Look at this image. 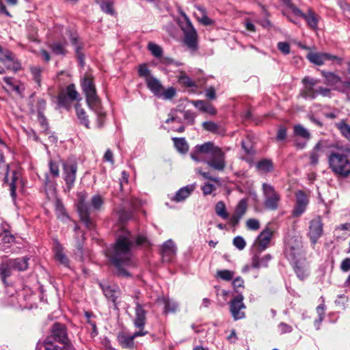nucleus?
Segmentation results:
<instances>
[{
    "instance_id": "obj_56",
    "label": "nucleus",
    "mask_w": 350,
    "mask_h": 350,
    "mask_svg": "<svg viewBox=\"0 0 350 350\" xmlns=\"http://www.w3.org/2000/svg\"><path fill=\"white\" fill-rule=\"evenodd\" d=\"M178 111L175 110L174 111H172L170 116H171L168 119L166 120L165 122L169 124L172 122H176L178 123H182V118L178 115Z\"/></svg>"
},
{
    "instance_id": "obj_11",
    "label": "nucleus",
    "mask_w": 350,
    "mask_h": 350,
    "mask_svg": "<svg viewBox=\"0 0 350 350\" xmlns=\"http://www.w3.org/2000/svg\"><path fill=\"white\" fill-rule=\"evenodd\" d=\"M70 46L73 48L81 67L85 65L84 55L83 53V43L76 32H70L69 35Z\"/></svg>"
},
{
    "instance_id": "obj_58",
    "label": "nucleus",
    "mask_w": 350,
    "mask_h": 350,
    "mask_svg": "<svg viewBox=\"0 0 350 350\" xmlns=\"http://www.w3.org/2000/svg\"><path fill=\"white\" fill-rule=\"evenodd\" d=\"M139 75L140 77H145L146 79L149 77H152L150 73V71L148 68L146 64L140 65L138 69Z\"/></svg>"
},
{
    "instance_id": "obj_37",
    "label": "nucleus",
    "mask_w": 350,
    "mask_h": 350,
    "mask_svg": "<svg viewBox=\"0 0 350 350\" xmlns=\"http://www.w3.org/2000/svg\"><path fill=\"white\" fill-rule=\"evenodd\" d=\"M54 253L55 259L62 264H65L66 259L64 255V248L57 241H55Z\"/></svg>"
},
{
    "instance_id": "obj_32",
    "label": "nucleus",
    "mask_w": 350,
    "mask_h": 350,
    "mask_svg": "<svg viewBox=\"0 0 350 350\" xmlns=\"http://www.w3.org/2000/svg\"><path fill=\"white\" fill-rule=\"evenodd\" d=\"M77 170V166L75 161L70 163L68 168L67 167V189H70L75 180V174Z\"/></svg>"
},
{
    "instance_id": "obj_24",
    "label": "nucleus",
    "mask_w": 350,
    "mask_h": 350,
    "mask_svg": "<svg viewBox=\"0 0 350 350\" xmlns=\"http://www.w3.org/2000/svg\"><path fill=\"white\" fill-rule=\"evenodd\" d=\"M25 291L26 290H23L17 293V296H10L9 300V304L14 307H18L20 308H27L28 306L24 304V301L27 300V297L25 295Z\"/></svg>"
},
{
    "instance_id": "obj_20",
    "label": "nucleus",
    "mask_w": 350,
    "mask_h": 350,
    "mask_svg": "<svg viewBox=\"0 0 350 350\" xmlns=\"http://www.w3.org/2000/svg\"><path fill=\"white\" fill-rule=\"evenodd\" d=\"M296 205L293 215L294 217H299L305 211L308 201L306 195L301 191L296 193Z\"/></svg>"
},
{
    "instance_id": "obj_1",
    "label": "nucleus",
    "mask_w": 350,
    "mask_h": 350,
    "mask_svg": "<svg viewBox=\"0 0 350 350\" xmlns=\"http://www.w3.org/2000/svg\"><path fill=\"white\" fill-rule=\"evenodd\" d=\"M146 241L144 236L135 237L130 232L122 228L121 232L118 234L116 243L105 251L106 256L115 267L117 275L122 277L130 275L126 269L135 266L132 247L135 245H143Z\"/></svg>"
},
{
    "instance_id": "obj_36",
    "label": "nucleus",
    "mask_w": 350,
    "mask_h": 350,
    "mask_svg": "<svg viewBox=\"0 0 350 350\" xmlns=\"http://www.w3.org/2000/svg\"><path fill=\"white\" fill-rule=\"evenodd\" d=\"M174 146L177 150L181 153H185L189 149L188 144L184 138L174 137Z\"/></svg>"
},
{
    "instance_id": "obj_50",
    "label": "nucleus",
    "mask_w": 350,
    "mask_h": 350,
    "mask_svg": "<svg viewBox=\"0 0 350 350\" xmlns=\"http://www.w3.org/2000/svg\"><path fill=\"white\" fill-rule=\"evenodd\" d=\"M179 112L183 114L184 119L187 124L191 125L194 124L196 116L193 112L189 110L184 111H179Z\"/></svg>"
},
{
    "instance_id": "obj_39",
    "label": "nucleus",
    "mask_w": 350,
    "mask_h": 350,
    "mask_svg": "<svg viewBox=\"0 0 350 350\" xmlns=\"http://www.w3.org/2000/svg\"><path fill=\"white\" fill-rule=\"evenodd\" d=\"M14 262V267L16 271H25L28 268V260L29 258L27 256L22 258L12 259Z\"/></svg>"
},
{
    "instance_id": "obj_47",
    "label": "nucleus",
    "mask_w": 350,
    "mask_h": 350,
    "mask_svg": "<svg viewBox=\"0 0 350 350\" xmlns=\"http://www.w3.org/2000/svg\"><path fill=\"white\" fill-rule=\"evenodd\" d=\"M234 273L229 270H219L217 271V275L221 279L230 281L234 277Z\"/></svg>"
},
{
    "instance_id": "obj_31",
    "label": "nucleus",
    "mask_w": 350,
    "mask_h": 350,
    "mask_svg": "<svg viewBox=\"0 0 350 350\" xmlns=\"http://www.w3.org/2000/svg\"><path fill=\"white\" fill-rule=\"evenodd\" d=\"M304 18L307 22L308 25L312 29H316L317 28L318 22H319V16L318 15L309 10L307 13L304 16Z\"/></svg>"
},
{
    "instance_id": "obj_35",
    "label": "nucleus",
    "mask_w": 350,
    "mask_h": 350,
    "mask_svg": "<svg viewBox=\"0 0 350 350\" xmlns=\"http://www.w3.org/2000/svg\"><path fill=\"white\" fill-rule=\"evenodd\" d=\"M215 213L224 219L229 217V215L226 211V207L223 201H219L215 207Z\"/></svg>"
},
{
    "instance_id": "obj_10",
    "label": "nucleus",
    "mask_w": 350,
    "mask_h": 350,
    "mask_svg": "<svg viewBox=\"0 0 350 350\" xmlns=\"http://www.w3.org/2000/svg\"><path fill=\"white\" fill-rule=\"evenodd\" d=\"M304 86L301 90L300 94L305 98L314 99L318 96V88L315 85L319 83V80L310 77H305L302 79Z\"/></svg>"
},
{
    "instance_id": "obj_53",
    "label": "nucleus",
    "mask_w": 350,
    "mask_h": 350,
    "mask_svg": "<svg viewBox=\"0 0 350 350\" xmlns=\"http://www.w3.org/2000/svg\"><path fill=\"white\" fill-rule=\"evenodd\" d=\"M203 128L210 132H217L218 130V125L213 122L208 121L202 123Z\"/></svg>"
},
{
    "instance_id": "obj_38",
    "label": "nucleus",
    "mask_w": 350,
    "mask_h": 350,
    "mask_svg": "<svg viewBox=\"0 0 350 350\" xmlns=\"http://www.w3.org/2000/svg\"><path fill=\"white\" fill-rule=\"evenodd\" d=\"M294 269L300 280H304L309 274L308 267L306 265H299L298 262H296Z\"/></svg>"
},
{
    "instance_id": "obj_55",
    "label": "nucleus",
    "mask_w": 350,
    "mask_h": 350,
    "mask_svg": "<svg viewBox=\"0 0 350 350\" xmlns=\"http://www.w3.org/2000/svg\"><path fill=\"white\" fill-rule=\"evenodd\" d=\"M324 309L325 306L323 304H321L317 308V312L319 314V319L315 321V325L317 326V329H319V325L323 319Z\"/></svg>"
},
{
    "instance_id": "obj_26",
    "label": "nucleus",
    "mask_w": 350,
    "mask_h": 350,
    "mask_svg": "<svg viewBox=\"0 0 350 350\" xmlns=\"http://www.w3.org/2000/svg\"><path fill=\"white\" fill-rule=\"evenodd\" d=\"M322 75L325 79V83L327 85L334 87V89L336 87H339L340 83H341V78L335 74L334 72H326V71H321Z\"/></svg>"
},
{
    "instance_id": "obj_19",
    "label": "nucleus",
    "mask_w": 350,
    "mask_h": 350,
    "mask_svg": "<svg viewBox=\"0 0 350 350\" xmlns=\"http://www.w3.org/2000/svg\"><path fill=\"white\" fill-rule=\"evenodd\" d=\"M273 231L269 228H265L257 237L256 244L261 250L267 249L270 243L273 236Z\"/></svg>"
},
{
    "instance_id": "obj_4",
    "label": "nucleus",
    "mask_w": 350,
    "mask_h": 350,
    "mask_svg": "<svg viewBox=\"0 0 350 350\" xmlns=\"http://www.w3.org/2000/svg\"><path fill=\"white\" fill-rule=\"evenodd\" d=\"M37 350H66V329L64 325L55 323L51 335L42 343H38Z\"/></svg>"
},
{
    "instance_id": "obj_21",
    "label": "nucleus",
    "mask_w": 350,
    "mask_h": 350,
    "mask_svg": "<svg viewBox=\"0 0 350 350\" xmlns=\"http://www.w3.org/2000/svg\"><path fill=\"white\" fill-rule=\"evenodd\" d=\"M176 253V247L174 243L171 240H167L163 245L161 255L163 260L170 262Z\"/></svg>"
},
{
    "instance_id": "obj_16",
    "label": "nucleus",
    "mask_w": 350,
    "mask_h": 350,
    "mask_svg": "<svg viewBox=\"0 0 350 350\" xmlns=\"http://www.w3.org/2000/svg\"><path fill=\"white\" fill-rule=\"evenodd\" d=\"M100 286L102 288V291L106 297V298L110 301H111L115 306L117 308V299L120 295V291L118 286L116 285H109V284H100Z\"/></svg>"
},
{
    "instance_id": "obj_33",
    "label": "nucleus",
    "mask_w": 350,
    "mask_h": 350,
    "mask_svg": "<svg viewBox=\"0 0 350 350\" xmlns=\"http://www.w3.org/2000/svg\"><path fill=\"white\" fill-rule=\"evenodd\" d=\"M75 111L76 114L78 119L80 120V122L85 126L87 128L89 126V120L88 119L87 116L85 115V110L81 108V105L79 103H77L75 105Z\"/></svg>"
},
{
    "instance_id": "obj_27",
    "label": "nucleus",
    "mask_w": 350,
    "mask_h": 350,
    "mask_svg": "<svg viewBox=\"0 0 350 350\" xmlns=\"http://www.w3.org/2000/svg\"><path fill=\"white\" fill-rule=\"evenodd\" d=\"M194 189L195 186L193 185H189L182 187L176 193V195L173 197L172 200L176 202L183 201L191 195Z\"/></svg>"
},
{
    "instance_id": "obj_52",
    "label": "nucleus",
    "mask_w": 350,
    "mask_h": 350,
    "mask_svg": "<svg viewBox=\"0 0 350 350\" xmlns=\"http://www.w3.org/2000/svg\"><path fill=\"white\" fill-rule=\"evenodd\" d=\"M245 224L247 229L251 230H257L260 228V222L256 219H249Z\"/></svg>"
},
{
    "instance_id": "obj_49",
    "label": "nucleus",
    "mask_w": 350,
    "mask_h": 350,
    "mask_svg": "<svg viewBox=\"0 0 350 350\" xmlns=\"http://www.w3.org/2000/svg\"><path fill=\"white\" fill-rule=\"evenodd\" d=\"M56 214L59 219L64 220L65 217V209L62 202L57 200L55 202Z\"/></svg>"
},
{
    "instance_id": "obj_9",
    "label": "nucleus",
    "mask_w": 350,
    "mask_h": 350,
    "mask_svg": "<svg viewBox=\"0 0 350 350\" xmlns=\"http://www.w3.org/2000/svg\"><path fill=\"white\" fill-rule=\"evenodd\" d=\"M307 59L312 64L317 66H322L326 62L329 61L340 64L341 58L327 53H312L310 52L306 55Z\"/></svg>"
},
{
    "instance_id": "obj_41",
    "label": "nucleus",
    "mask_w": 350,
    "mask_h": 350,
    "mask_svg": "<svg viewBox=\"0 0 350 350\" xmlns=\"http://www.w3.org/2000/svg\"><path fill=\"white\" fill-rule=\"evenodd\" d=\"M178 80L180 83L182 85L188 87L192 88L196 87V83L194 81L191 80V79L187 76L184 72H180L179 76L178 77Z\"/></svg>"
},
{
    "instance_id": "obj_40",
    "label": "nucleus",
    "mask_w": 350,
    "mask_h": 350,
    "mask_svg": "<svg viewBox=\"0 0 350 350\" xmlns=\"http://www.w3.org/2000/svg\"><path fill=\"white\" fill-rule=\"evenodd\" d=\"M161 304L164 305V312H174L176 311L178 305L176 302L170 301L167 298H163L159 301Z\"/></svg>"
},
{
    "instance_id": "obj_42",
    "label": "nucleus",
    "mask_w": 350,
    "mask_h": 350,
    "mask_svg": "<svg viewBox=\"0 0 350 350\" xmlns=\"http://www.w3.org/2000/svg\"><path fill=\"white\" fill-rule=\"evenodd\" d=\"M97 2L99 3V6L104 12L111 14V15H113L115 14L113 1H97Z\"/></svg>"
},
{
    "instance_id": "obj_51",
    "label": "nucleus",
    "mask_w": 350,
    "mask_h": 350,
    "mask_svg": "<svg viewBox=\"0 0 350 350\" xmlns=\"http://www.w3.org/2000/svg\"><path fill=\"white\" fill-rule=\"evenodd\" d=\"M176 89L173 87H170L166 90H162L161 96L165 100L171 99L176 95Z\"/></svg>"
},
{
    "instance_id": "obj_5",
    "label": "nucleus",
    "mask_w": 350,
    "mask_h": 350,
    "mask_svg": "<svg viewBox=\"0 0 350 350\" xmlns=\"http://www.w3.org/2000/svg\"><path fill=\"white\" fill-rule=\"evenodd\" d=\"M85 197L80 196L79 201L77 204V210L80 215L82 221L85 224V226L88 228H92L94 226L92 221L90 219V213L92 210L98 211L103 204V199L99 195H94L91 198L90 204H88L85 202Z\"/></svg>"
},
{
    "instance_id": "obj_14",
    "label": "nucleus",
    "mask_w": 350,
    "mask_h": 350,
    "mask_svg": "<svg viewBox=\"0 0 350 350\" xmlns=\"http://www.w3.org/2000/svg\"><path fill=\"white\" fill-rule=\"evenodd\" d=\"M323 226V224L320 217H316L310 221L308 234L312 244H316L318 239L322 236Z\"/></svg>"
},
{
    "instance_id": "obj_3",
    "label": "nucleus",
    "mask_w": 350,
    "mask_h": 350,
    "mask_svg": "<svg viewBox=\"0 0 350 350\" xmlns=\"http://www.w3.org/2000/svg\"><path fill=\"white\" fill-rule=\"evenodd\" d=\"M135 317L133 323L136 329H139L133 335H129L125 333L119 334L118 340L121 346L124 348L132 349L134 347V339L138 336H145L148 334L147 331H144V325L146 320V311L144 306L139 302L135 303Z\"/></svg>"
},
{
    "instance_id": "obj_64",
    "label": "nucleus",
    "mask_w": 350,
    "mask_h": 350,
    "mask_svg": "<svg viewBox=\"0 0 350 350\" xmlns=\"http://www.w3.org/2000/svg\"><path fill=\"white\" fill-rule=\"evenodd\" d=\"M340 269L344 272H347L350 269V258H345L340 265Z\"/></svg>"
},
{
    "instance_id": "obj_45",
    "label": "nucleus",
    "mask_w": 350,
    "mask_h": 350,
    "mask_svg": "<svg viewBox=\"0 0 350 350\" xmlns=\"http://www.w3.org/2000/svg\"><path fill=\"white\" fill-rule=\"evenodd\" d=\"M13 59V53L5 49H3L0 46V61L2 62H5L8 61H12Z\"/></svg>"
},
{
    "instance_id": "obj_7",
    "label": "nucleus",
    "mask_w": 350,
    "mask_h": 350,
    "mask_svg": "<svg viewBox=\"0 0 350 350\" xmlns=\"http://www.w3.org/2000/svg\"><path fill=\"white\" fill-rule=\"evenodd\" d=\"M82 88L86 96V101L90 108L95 111L98 113L100 119L104 117V113L99 111L100 100L96 94V88L93 83L92 79L90 76L83 78Z\"/></svg>"
},
{
    "instance_id": "obj_18",
    "label": "nucleus",
    "mask_w": 350,
    "mask_h": 350,
    "mask_svg": "<svg viewBox=\"0 0 350 350\" xmlns=\"http://www.w3.org/2000/svg\"><path fill=\"white\" fill-rule=\"evenodd\" d=\"M183 42L191 54L198 49V34L196 30L184 33Z\"/></svg>"
},
{
    "instance_id": "obj_22",
    "label": "nucleus",
    "mask_w": 350,
    "mask_h": 350,
    "mask_svg": "<svg viewBox=\"0 0 350 350\" xmlns=\"http://www.w3.org/2000/svg\"><path fill=\"white\" fill-rule=\"evenodd\" d=\"M15 262L12 260H7L3 262L0 265V276L3 282L6 278L10 276L16 269L14 267Z\"/></svg>"
},
{
    "instance_id": "obj_15",
    "label": "nucleus",
    "mask_w": 350,
    "mask_h": 350,
    "mask_svg": "<svg viewBox=\"0 0 350 350\" xmlns=\"http://www.w3.org/2000/svg\"><path fill=\"white\" fill-rule=\"evenodd\" d=\"M247 209V201L246 199L241 200L235 208L234 214L229 219V224L233 227L237 226L241 218L245 214Z\"/></svg>"
},
{
    "instance_id": "obj_43",
    "label": "nucleus",
    "mask_w": 350,
    "mask_h": 350,
    "mask_svg": "<svg viewBox=\"0 0 350 350\" xmlns=\"http://www.w3.org/2000/svg\"><path fill=\"white\" fill-rule=\"evenodd\" d=\"M257 167L265 172H271L273 170V163L269 160L264 159L258 163Z\"/></svg>"
},
{
    "instance_id": "obj_48",
    "label": "nucleus",
    "mask_w": 350,
    "mask_h": 350,
    "mask_svg": "<svg viewBox=\"0 0 350 350\" xmlns=\"http://www.w3.org/2000/svg\"><path fill=\"white\" fill-rule=\"evenodd\" d=\"M79 94L75 89L74 85H67V99L72 100H79Z\"/></svg>"
},
{
    "instance_id": "obj_13",
    "label": "nucleus",
    "mask_w": 350,
    "mask_h": 350,
    "mask_svg": "<svg viewBox=\"0 0 350 350\" xmlns=\"http://www.w3.org/2000/svg\"><path fill=\"white\" fill-rule=\"evenodd\" d=\"M286 254L292 260H297L301 256V244L299 239L297 238H289L286 241Z\"/></svg>"
},
{
    "instance_id": "obj_23",
    "label": "nucleus",
    "mask_w": 350,
    "mask_h": 350,
    "mask_svg": "<svg viewBox=\"0 0 350 350\" xmlns=\"http://www.w3.org/2000/svg\"><path fill=\"white\" fill-rule=\"evenodd\" d=\"M146 83L149 90L157 96H161L163 85L159 80L154 77H149L146 79Z\"/></svg>"
},
{
    "instance_id": "obj_29",
    "label": "nucleus",
    "mask_w": 350,
    "mask_h": 350,
    "mask_svg": "<svg viewBox=\"0 0 350 350\" xmlns=\"http://www.w3.org/2000/svg\"><path fill=\"white\" fill-rule=\"evenodd\" d=\"M323 152V146L319 142L310 152V163L312 165H316L319 163V159Z\"/></svg>"
},
{
    "instance_id": "obj_2",
    "label": "nucleus",
    "mask_w": 350,
    "mask_h": 350,
    "mask_svg": "<svg viewBox=\"0 0 350 350\" xmlns=\"http://www.w3.org/2000/svg\"><path fill=\"white\" fill-rule=\"evenodd\" d=\"M196 162H204L215 171L222 172L226 167V152L213 142H208L195 146L191 153Z\"/></svg>"
},
{
    "instance_id": "obj_59",
    "label": "nucleus",
    "mask_w": 350,
    "mask_h": 350,
    "mask_svg": "<svg viewBox=\"0 0 350 350\" xmlns=\"http://www.w3.org/2000/svg\"><path fill=\"white\" fill-rule=\"evenodd\" d=\"M339 87H336L334 90H338L340 92H346L347 90H350V81H342Z\"/></svg>"
},
{
    "instance_id": "obj_30",
    "label": "nucleus",
    "mask_w": 350,
    "mask_h": 350,
    "mask_svg": "<svg viewBox=\"0 0 350 350\" xmlns=\"http://www.w3.org/2000/svg\"><path fill=\"white\" fill-rule=\"evenodd\" d=\"M14 238L9 232L4 231L0 234V250L5 251L14 242Z\"/></svg>"
},
{
    "instance_id": "obj_17",
    "label": "nucleus",
    "mask_w": 350,
    "mask_h": 350,
    "mask_svg": "<svg viewBox=\"0 0 350 350\" xmlns=\"http://www.w3.org/2000/svg\"><path fill=\"white\" fill-rule=\"evenodd\" d=\"M294 135L296 137H301L304 139L303 142L295 141V146L300 149L306 147L307 142L310 139L311 135L310 132L301 124L295 125L293 127Z\"/></svg>"
},
{
    "instance_id": "obj_63",
    "label": "nucleus",
    "mask_w": 350,
    "mask_h": 350,
    "mask_svg": "<svg viewBox=\"0 0 350 350\" xmlns=\"http://www.w3.org/2000/svg\"><path fill=\"white\" fill-rule=\"evenodd\" d=\"M215 189V186L211 183H206L202 187V192L205 196L211 194Z\"/></svg>"
},
{
    "instance_id": "obj_44",
    "label": "nucleus",
    "mask_w": 350,
    "mask_h": 350,
    "mask_svg": "<svg viewBox=\"0 0 350 350\" xmlns=\"http://www.w3.org/2000/svg\"><path fill=\"white\" fill-rule=\"evenodd\" d=\"M148 49L151 52V53L156 57H159L163 54L162 48L153 42H149L148 44Z\"/></svg>"
},
{
    "instance_id": "obj_6",
    "label": "nucleus",
    "mask_w": 350,
    "mask_h": 350,
    "mask_svg": "<svg viewBox=\"0 0 350 350\" xmlns=\"http://www.w3.org/2000/svg\"><path fill=\"white\" fill-rule=\"evenodd\" d=\"M328 161L330 169L336 176L347 178L350 175V161L346 154L332 152Z\"/></svg>"
},
{
    "instance_id": "obj_46",
    "label": "nucleus",
    "mask_w": 350,
    "mask_h": 350,
    "mask_svg": "<svg viewBox=\"0 0 350 350\" xmlns=\"http://www.w3.org/2000/svg\"><path fill=\"white\" fill-rule=\"evenodd\" d=\"M20 178V174L16 171L12 172V176L11 178V181L9 183L11 191V195L12 197L15 196V190H16V183Z\"/></svg>"
},
{
    "instance_id": "obj_62",
    "label": "nucleus",
    "mask_w": 350,
    "mask_h": 350,
    "mask_svg": "<svg viewBox=\"0 0 350 350\" xmlns=\"http://www.w3.org/2000/svg\"><path fill=\"white\" fill-rule=\"evenodd\" d=\"M8 69L12 70L14 71H17L21 68L20 64L15 59L14 57L12 61H8Z\"/></svg>"
},
{
    "instance_id": "obj_28",
    "label": "nucleus",
    "mask_w": 350,
    "mask_h": 350,
    "mask_svg": "<svg viewBox=\"0 0 350 350\" xmlns=\"http://www.w3.org/2000/svg\"><path fill=\"white\" fill-rule=\"evenodd\" d=\"M272 257L270 254H266L262 257L255 254L252 260V267L254 269H259L261 267H267L269 261Z\"/></svg>"
},
{
    "instance_id": "obj_57",
    "label": "nucleus",
    "mask_w": 350,
    "mask_h": 350,
    "mask_svg": "<svg viewBox=\"0 0 350 350\" xmlns=\"http://www.w3.org/2000/svg\"><path fill=\"white\" fill-rule=\"evenodd\" d=\"M287 131L285 126H280L278 128L277 135H276V139L278 141H282L284 140L286 137Z\"/></svg>"
},
{
    "instance_id": "obj_54",
    "label": "nucleus",
    "mask_w": 350,
    "mask_h": 350,
    "mask_svg": "<svg viewBox=\"0 0 350 350\" xmlns=\"http://www.w3.org/2000/svg\"><path fill=\"white\" fill-rule=\"evenodd\" d=\"M234 245L239 250H241L245 248L246 243L244 239L240 236H237L233 239Z\"/></svg>"
},
{
    "instance_id": "obj_61",
    "label": "nucleus",
    "mask_w": 350,
    "mask_h": 350,
    "mask_svg": "<svg viewBox=\"0 0 350 350\" xmlns=\"http://www.w3.org/2000/svg\"><path fill=\"white\" fill-rule=\"evenodd\" d=\"M3 81L10 87L11 90L18 92L19 87L18 85L14 83L12 78L5 77L3 78Z\"/></svg>"
},
{
    "instance_id": "obj_60",
    "label": "nucleus",
    "mask_w": 350,
    "mask_h": 350,
    "mask_svg": "<svg viewBox=\"0 0 350 350\" xmlns=\"http://www.w3.org/2000/svg\"><path fill=\"white\" fill-rule=\"evenodd\" d=\"M278 49L284 54H288L290 53V45L285 42H280L278 44Z\"/></svg>"
},
{
    "instance_id": "obj_34",
    "label": "nucleus",
    "mask_w": 350,
    "mask_h": 350,
    "mask_svg": "<svg viewBox=\"0 0 350 350\" xmlns=\"http://www.w3.org/2000/svg\"><path fill=\"white\" fill-rule=\"evenodd\" d=\"M336 128L340 131L341 135L350 142V125L344 120L336 123Z\"/></svg>"
},
{
    "instance_id": "obj_8",
    "label": "nucleus",
    "mask_w": 350,
    "mask_h": 350,
    "mask_svg": "<svg viewBox=\"0 0 350 350\" xmlns=\"http://www.w3.org/2000/svg\"><path fill=\"white\" fill-rule=\"evenodd\" d=\"M264 205L269 210H276L279 207L280 196L270 184H262Z\"/></svg>"
},
{
    "instance_id": "obj_12",
    "label": "nucleus",
    "mask_w": 350,
    "mask_h": 350,
    "mask_svg": "<svg viewBox=\"0 0 350 350\" xmlns=\"http://www.w3.org/2000/svg\"><path fill=\"white\" fill-rule=\"evenodd\" d=\"M244 297L241 294L235 296L230 303V311L234 320H239L245 317L243 310L245 306L243 303Z\"/></svg>"
},
{
    "instance_id": "obj_25",
    "label": "nucleus",
    "mask_w": 350,
    "mask_h": 350,
    "mask_svg": "<svg viewBox=\"0 0 350 350\" xmlns=\"http://www.w3.org/2000/svg\"><path fill=\"white\" fill-rule=\"evenodd\" d=\"M179 12L180 14V17L178 18L177 22L183 33H185L191 31L192 30H196L185 13L181 10H180Z\"/></svg>"
}]
</instances>
